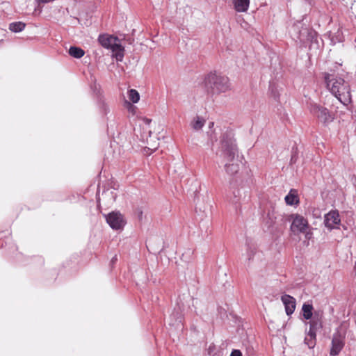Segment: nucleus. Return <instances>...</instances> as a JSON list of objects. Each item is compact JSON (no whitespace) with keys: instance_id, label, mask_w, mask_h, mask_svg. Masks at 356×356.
Here are the masks:
<instances>
[{"instance_id":"f3484780","label":"nucleus","mask_w":356,"mask_h":356,"mask_svg":"<svg viewBox=\"0 0 356 356\" xmlns=\"http://www.w3.org/2000/svg\"><path fill=\"white\" fill-rule=\"evenodd\" d=\"M257 253V247L254 244L247 243L246 257L248 264L253 260L254 255Z\"/></svg>"},{"instance_id":"7c9ffc66","label":"nucleus","mask_w":356,"mask_h":356,"mask_svg":"<svg viewBox=\"0 0 356 356\" xmlns=\"http://www.w3.org/2000/svg\"><path fill=\"white\" fill-rule=\"evenodd\" d=\"M111 195L113 200L115 201V198H116V194L114 193L113 191H111Z\"/></svg>"},{"instance_id":"c9c22d12","label":"nucleus","mask_w":356,"mask_h":356,"mask_svg":"<svg viewBox=\"0 0 356 356\" xmlns=\"http://www.w3.org/2000/svg\"><path fill=\"white\" fill-rule=\"evenodd\" d=\"M151 134H152V132H151V131H149V136H151Z\"/></svg>"},{"instance_id":"20e7f679","label":"nucleus","mask_w":356,"mask_h":356,"mask_svg":"<svg viewBox=\"0 0 356 356\" xmlns=\"http://www.w3.org/2000/svg\"><path fill=\"white\" fill-rule=\"evenodd\" d=\"M309 108L310 113L325 125L330 124L334 119V114L321 105L311 103Z\"/></svg>"},{"instance_id":"f704fd0d","label":"nucleus","mask_w":356,"mask_h":356,"mask_svg":"<svg viewBox=\"0 0 356 356\" xmlns=\"http://www.w3.org/2000/svg\"><path fill=\"white\" fill-rule=\"evenodd\" d=\"M293 159H294V156H292V157H291V161H293Z\"/></svg>"},{"instance_id":"393cba45","label":"nucleus","mask_w":356,"mask_h":356,"mask_svg":"<svg viewBox=\"0 0 356 356\" xmlns=\"http://www.w3.org/2000/svg\"><path fill=\"white\" fill-rule=\"evenodd\" d=\"M275 218H276L274 216L273 213H270V212L268 213L265 220L269 227L274 225V223L275 222Z\"/></svg>"},{"instance_id":"f257e3e1","label":"nucleus","mask_w":356,"mask_h":356,"mask_svg":"<svg viewBox=\"0 0 356 356\" xmlns=\"http://www.w3.org/2000/svg\"><path fill=\"white\" fill-rule=\"evenodd\" d=\"M238 154L234 135L231 131H227L222 134L221 139V147L218 156L222 159L225 164V170L227 175L233 176L240 169V165L236 156Z\"/></svg>"},{"instance_id":"f03ea898","label":"nucleus","mask_w":356,"mask_h":356,"mask_svg":"<svg viewBox=\"0 0 356 356\" xmlns=\"http://www.w3.org/2000/svg\"><path fill=\"white\" fill-rule=\"evenodd\" d=\"M327 88L342 104H347L350 101L351 95L349 84L341 77L333 74H325Z\"/></svg>"},{"instance_id":"9d476101","label":"nucleus","mask_w":356,"mask_h":356,"mask_svg":"<svg viewBox=\"0 0 356 356\" xmlns=\"http://www.w3.org/2000/svg\"><path fill=\"white\" fill-rule=\"evenodd\" d=\"M281 300L284 305L286 314L291 316L295 311L296 306V299L288 294H284L281 296Z\"/></svg>"},{"instance_id":"0eeeda50","label":"nucleus","mask_w":356,"mask_h":356,"mask_svg":"<svg viewBox=\"0 0 356 356\" xmlns=\"http://www.w3.org/2000/svg\"><path fill=\"white\" fill-rule=\"evenodd\" d=\"M248 191L245 189L241 188L234 189L232 192V196L230 197V202L234 206L235 210L237 211L240 207L241 204L243 202H245L248 200V195L246 194Z\"/></svg>"},{"instance_id":"4be33fe9","label":"nucleus","mask_w":356,"mask_h":356,"mask_svg":"<svg viewBox=\"0 0 356 356\" xmlns=\"http://www.w3.org/2000/svg\"><path fill=\"white\" fill-rule=\"evenodd\" d=\"M309 323V330L308 332H314L316 334V331L321 328V323L320 320L318 318L314 317L311 319V321Z\"/></svg>"},{"instance_id":"6e6552de","label":"nucleus","mask_w":356,"mask_h":356,"mask_svg":"<svg viewBox=\"0 0 356 356\" xmlns=\"http://www.w3.org/2000/svg\"><path fill=\"white\" fill-rule=\"evenodd\" d=\"M344 339L345 337L340 334L339 332L333 334L332 339V347L330 352L331 355L336 356L339 354L344 346Z\"/></svg>"},{"instance_id":"1a4fd4ad","label":"nucleus","mask_w":356,"mask_h":356,"mask_svg":"<svg viewBox=\"0 0 356 356\" xmlns=\"http://www.w3.org/2000/svg\"><path fill=\"white\" fill-rule=\"evenodd\" d=\"M340 222L341 220L337 211H331L325 216V225L330 229H334L336 225H339Z\"/></svg>"},{"instance_id":"ddd939ff","label":"nucleus","mask_w":356,"mask_h":356,"mask_svg":"<svg viewBox=\"0 0 356 356\" xmlns=\"http://www.w3.org/2000/svg\"><path fill=\"white\" fill-rule=\"evenodd\" d=\"M285 202L288 205H294L299 203V198L298 197L297 191L294 189H291L289 194L286 195Z\"/></svg>"},{"instance_id":"b1692460","label":"nucleus","mask_w":356,"mask_h":356,"mask_svg":"<svg viewBox=\"0 0 356 356\" xmlns=\"http://www.w3.org/2000/svg\"><path fill=\"white\" fill-rule=\"evenodd\" d=\"M129 98L133 103H137L140 99V95L136 90L131 89L128 92Z\"/></svg>"},{"instance_id":"dca6fc26","label":"nucleus","mask_w":356,"mask_h":356,"mask_svg":"<svg viewBox=\"0 0 356 356\" xmlns=\"http://www.w3.org/2000/svg\"><path fill=\"white\" fill-rule=\"evenodd\" d=\"M313 306L312 304L304 303L302 307V311L303 313V317L306 320L312 319L313 316Z\"/></svg>"},{"instance_id":"c756f323","label":"nucleus","mask_w":356,"mask_h":356,"mask_svg":"<svg viewBox=\"0 0 356 356\" xmlns=\"http://www.w3.org/2000/svg\"><path fill=\"white\" fill-rule=\"evenodd\" d=\"M117 260H118V259H117V256H116V255H115V256L112 258V259H111V264H113L114 263H115V262H116V261H117Z\"/></svg>"},{"instance_id":"a211bd4d","label":"nucleus","mask_w":356,"mask_h":356,"mask_svg":"<svg viewBox=\"0 0 356 356\" xmlns=\"http://www.w3.org/2000/svg\"><path fill=\"white\" fill-rule=\"evenodd\" d=\"M68 52L71 56L76 58H81L85 54L84 50L77 47H71Z\"/></svg>"},{"instance_id":"9b49d317","label":"nucleus","mask_w":356,"mask_h":356,"mask_svg":"<svg viewBox=\"0 0 356 356\" xmlns=\"http://www.w3.org/2000/svg\"><path fill=\"white\" fill-rule=\"evenodd\" d=\"M98 41L102 47L109 49L112 43H114L115 41H118V39L117 37H113L107 34H101L98 37Z\"/></svg>"},{"instance_id":"72a5a7b5","label":"nucleus","mask_w":356,"mask_h":356,"mask_svg":"<svg viewBox=\"0 0 356 356\" xmlns=\"http://www.w3.org/2000/svg\"><path fill=\"white\" fill-rule=\"evenodd\" d=\"M230 184H231L232 186H234V183H233V181H231V182H230Z\"/></svg>"},{"instance_id":"4468645a","label":"nucleus","mask_w":356,"mask_h":356,"mask_svg":"<svg viewBox=\"0 0 356 356\" xmlns=\"http://www.w3.org/2000/svg\"><path fill=\"white\" fill-rule=\"evenodd\" d=\"M205 122L202 117L197 115L191 122L190 125L193 130L200 131L204 126Z\"/></svg>"},{"instance_id":"5701e85b","label":"nucleus","mask_w":356,"mask_h":356,"mask_svg":"<svg viewBox=\"0 0 356 356\" xmlns=\"http://www.w3.org/2000/svg\"><path fill=\"white\" fill-rule=\"evenodd\" d=\"M330 39L333 44L343 42V35L342 31L340 29H338L337 32L331 33Z\"/></svg>"},{"instance_id":"412c9836","label":"nucleus","mask_w":356,"mask_h":356,"mask_svg":"<svg viewBox=\"0 0 356 356\" xmlns=\"http://www.w3.org/2000/svg\"><path fill=\"white\" fill-rule=\"evenodd\" d=\"M316 334L314 332H308L307 336L305 338V343L308 346L309 348H313L316 344Z\"/></svg>"},{"instance_id":"473e14b6","label":"nucleus","mask_w":356,"mask_h":356,"mask_svg":"<svg viewBox=\"0 0 356 356\" xmlns=\"http://www.w3.org/2000/svg\"><path fill=\"white\" fill-rule=\"evenodd\" d=\"M213 122H210V123H209V127H213Z\"/></svg>"},{"instance_id":"aec40b11","label":"nucleus","mask_w":356,"mask_h":356,"mask_svg":"<svg viewBox=\"0 0 356 356\" xmlns=\"http://www.w3.org/2000/svg\"><path fill=\"white\" fill-rule=\"evenodd\" d=\"M305 33H307V39L308 40H311V41H313L314 40L316 39V37H317V33L316 32H315L314 31H308L307 29H303L302 31H301L300 33V35L298 36V39L300 40V41H304V38H302V35L305 34Z\"/></svg>"},{"instance_id":"2eb2a0df","label":"nucleus","mask_w":356,"mask_h":356,"mask_svg":"<svg viewBox=\"0 0 356 356\" xmlns=\"http://www.w3.org/2000/svg\"><path fill=\"white\" fill-rule=\"evenodd\" d=\"M118 42V41H115L114 43L113 42L111 47H109V49H111L112 50V51L116 52L117 53L116 54L117 59L119 60H121L124 56V54H123L124 48Z\"/></svg>"},{"instance_id":"2f4dec72","label":"nucleus","mask_w":356,"mask_h":356,"mask_svg":"<svg viewBox=\"0 0 356 356\" xmlns=\"http://www.w3.org/2000/svg\"><path fill=\"white\" fill-rule=\"evenodd\" d=\"M142 216H143V211L141 210H139L138 211V218L140 219H141L142 218Z\"/></svg>"},{"instance_id":"6ab92c4d","label":"nucleus","mask_w":356,"mask_h":356,"mask_svg":"<svg viewBox=\"0 0 356 356\" xmlns=\"http://www.w3.org/2000/svg\"><path fill=\"white\" fill-rule=\"evenodd\" d=\"M26 26V24L22 22H12L9 24V29L12 32L19 33L22 31Z\"/></svg>"},{"instance_id":"c85d7f7f","label":"nucleus","mask_w":356,"mask_h":356,"mask_svg":"<svg viewBox=\"0 0 356 356\" xmlns=\"http://www.w3.org/2000/svg\"><path fill=\"white\" fill-rule=\"evenodd\" d=\"M143 121L144 122V123H145L146 125H149V124L151 123L152 120H151V119H149V118H143Z\"/></svg>"},{"instance_id":"f8f14e48","label":"nucleus","mask_w":356,"mask_h":356,"mask_svg":"<svg viewBox=\"0 0 356 356\" xmlns=\"http://www.w3.org/2000/svg\"><path fill=\"white\" fill-rule=\"evenodd\" d=\"M234 9L239 13L246 12L250 6V0H234Z\"/></svg>"},{"instance_id":"a878e982","label":"nucleus","mask_w":356,"mask_h":356,"mask_svg":"<svg viewBox=\"0 0 356 356\" xmlns=\"http://www.w3.org/2000/svg\"><path fill=\"white\" fill-rule=\"evenodd\" d=\"M171 318H173L175 319L174 323H170V324L175 325L177 322L181 323V315L178 313H173L171 316Z\"/></svg>"},{"instance_id":"39448f33","label":"nucleus","mask_w":356,"mask_h":356,"mask_svg":"<svg viewBox=\"0 0 356 356\" xmlns=\"http://www.w3.org/2000/svg\"><path fill=\"white\" fill-rule=\"evenodd\" d=\"M106 222L115 230L121 229L126 224L124 216L119 211H112L105 215Z\"/></svg>"},{"instance_id":"423d86ee","label":"nucleus","mask_w":356,"mask_h":356,"mask_svg":"<svg viewBox=\"0 0 356 356\" xmlns=\"http://www.w3.org/2000/svg\"><path fill=\"white\" fill-rule=\"evenodd\" d=\"M291 220V230L294 234L305 232L308 227V222L303 216L298 214H292L289 216Z\"/></svg>"},{"instance_id":"bb28decb","label":"nucleus","mask_w":356,"mask_h":356,"mask_svg":"<svg viewBox=\"0 0 356 356\" xmlns=\"http://www.w3.org/2000/svg\"><path fill=\"white\" fill-rule=\"evenodd\" d=\"M230 356H242V353L239 350H233L230 354Z\"/></svg>"},{"instance_id":"7ed1b4c3","label":"nucleus","mask_w":356,"mask_h":356,"mask_svg":"<svg viewBox=\"0 0 356 356\" xmlns=\"http://www.w3.org/2000/svg\"><path fill=\"white\" fill-rule=\"evenodd\" d=\"M204 86L208 92L212 95H218L230 90L229 78L216 72H210L205 76Z\"/></svg>"},{"instance_id":"cd10ccee","label":"nucleus","mask_w":356,"mask_h":356,"mask_svg":"<svg viewBox=\"0 0 356 356\" xmlns=\"http://www.w3.org/2000/svg\"><path fill=\"white\" fill-rule=\"evenodd\" d=\"M214 349H215V346L213 345V344L210 345L209 348H208L209 354L211 355Z\"/></svg>"}]
</instances>
